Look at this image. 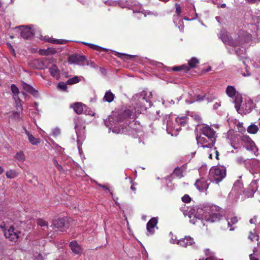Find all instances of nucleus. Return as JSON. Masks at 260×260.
<instances>
[{"label":"nucleus","mask_w":260,"mask_h":260,"mask_svg":"<svg viewBox=\"0 0 260 260\" xmlns=\"http://www.w3.org/2000/svg\"><path fill=\"white\" fill-rule=\"evenodd\" d=\"M217 209L215 206L205 207L203 209V217L207 222L211 223L219 221L222 215L217 211Z\"/></svg>","instance_id":"nucleus-1"},{"label":"nucleus","mask_w":260,"mask_h":260,"mask_svg":"<svg viewBox=\"0 0 260 260\" xmlns=\"http://www.w3.org/2000/svg\"><path fill=\"white\" fill-rule=\"evenodd\" d=\"M242 102V98L241 95H237L235 99V108L237 111L241 114H246L250 113L253 109V103L251 100L245 101L241 107L240 105Z\"/></svg>","instance_id":"nucleus-2"},{"label":"nucleus","mask_w":260,"mask_h":260,"mask_svg":"<svg viewBox=\"0 0 260 260\" xmlns=\"http://www.w3.org/2000/svg\"><path fill=\"white\" fill-rule=\"evenodd\" d=\"M202 132V135L207 138H208V141L210 143L209 144L205 145L203 146V148H211L213 146L215 142V132L213 128L208 125H204L201 129Z\"/></svg>","instance_id":"nucleus-3"},{"label":"nucleus","mask_w":260,"mask_h":260,"mask_svg":"<svg viewBox=\"0 0 260 260\" xmlns=\"http://www.w3.org/2000/svg\"><path fill=\"white\" fill-rule=\"evenodd\" d=\"M68 61L71 63H76L80 66L88 65V61L85 55L74 54L68 57Z\"/></svg>","instance_id":"nucleus-4"},{"label":"nucleus","mask_w":260,"mask_h":260,"mask_svg":"<svg viewBox=\"0 0 260 260\" xmlns=\"http://www.w3.org/2000/svg\"><path fill=\"white\" fill-rule=\"evenodd\" d=\"M211 171L217 183L220 182L226 176V169L223 166H216Z\"/></svg>","instance_id":"nucleus-5"},{"label":"nucleus","mask_w":260,"mask_h":260,"mask_svg":"<svg viewBox=\"0 0 260 260\" xmlns=\"http://www.w3.org/2000/svg\"><path fill=\"white\" fill-rule=\"evenodd\" d=\"M20 232L11 226L8 231L5 232V236L6 238L11 241H16L19 237Z\"/></svg>","instance_id":"nucleus-6"},{"label":"nucleus","mask_w":260,"mask_h":260,"mask_svg":"<svg viewBox=\"0 0 260 260\" xmlns=\"http://www.w3.org/2000/svg\"><path fill=\"white\" fill-rule=\"evenodd\" d=\"M16 28H19L20 30L21 36L25 39H28L34 35L33 30L30 27H24V26H19Z\"/></svg>","instance_id":"nucleus-7"},{"label":"nucleus","mask_w":260,"mask_h":260,"mask_svg":"<svg viewBox=\"0 0 260 260\" xmlns=\"http://www.w3.org/2000/svg\"><path fill=\"white\" fill-rule=\"evenodd\" d=\"M220 36L222 42L225 44H229L232 46H237L239 45V43L234 41L226 32H221Z\"/></svg>","instance_id":"nucleus-8"},{"label":"nucleus","mask_w":260,"mask_h":260,"mask_svg":"<svg viewBox=\"0 0 260 260\" xmlns=\"http://www.w3.org/2000/svg\"><path fill=\"white\" fill-rule=\"evenodd\" d=\"M149 95L147 96V93L145 91H143L139 97L140 102H142L144 105V108L147 109L148 107H150L152 106L151 102L150 101V97L152 96L151 92H150Z\"/></svg>","instance_id":"nucleus-9"},{"label":"nucleus","mask_w":260,"mask_h":260,"mask_svg":"<svg viewBox=\"0 0 260 260\" xmlns=\"http://www.w3.org/2000/svg\"><path fill=\"white\" fill-rule=\"evenodd\" d=\"M197 188L201 192L206 191L209 184L203 178L197 180L194 184Z\"/></svg>","instance_id":"nucleus-10"},{"label":"nucleus","mask_w":260,"mask_h":260,"mask_svg":"<svg viewBox=\"0 0 260 260\" xmlns=\"http://www.w3.org/2000/svg\"><path fill=\"white\" fill-rule=\"evenodd\" d=\"M257 189V182L256 180H254L251 182L248 188L246 191H244V192L248 198L252 197Z\"/></svg>","instance_id":"nucleus-11"},{"label":"nucleus","mask_w":260,"mask_h":260,"mask_svg":"<svg viewBox=\"0 0 260 260\" xmlns=\"http://www.w3.org/2000/svg\"><path fill=\"white\" fill-rule=\"evenodd\" d=\"M158 222V219L156 217L151 218L147 223V231L150 234L154 233V228Z\"/></svg>","instance_id":"nucleus-12"},{"label":"nucleus","mask_w":260,"mask_h":260,"mask_svg":"<svg viewBox=\"0 0 260 260\" xmlns=\"http://www.w3.org/2000/svg\"><path fill=\"white\" fill-rule=\"evenodd\" d=\"M132 112L129 109H125L118 113L117 118L118 121H123L132 115Z\"/></svg>","instance_id":"nucleus-13"},{"label":"nucleus","mask_w":260,"mask_h":260,"mask_svg":"<svg viewBox=\"0 0 260 260\" xmlns=\"http://www.w3.org/2000/svg\"><path fill=\"white\" fill-rule=\"evenodd\" d=\"M177 243L183 247H186L191 245L194 243V241L193 238L190 236H185L184 238L179 240Z\"/></svg>","instance_id":"nucleus-14"},{"label":"nucleus","mask_w":260,"mask_h":260,"mask_svg":"<svg viewBox=\"0 0 260 260\" xmlns=\"http://www.w3.org/2000/svg\"><path fill=\"white\" fill-rule=\"evenodd\" d=\"M23 88L26 91L29 92L35 97L38 96V91L34 89L31 86L24 82L22 83Z\"/></svg>","instance_id":"nucleus-15"},{"label":"nucleus","mask_w":260,"mask_h":260,"mask_svg":"<svg viewBox=\"0 0 260 260\" xmlns=\"http://www.w3.org/2000/svg\"><path fill=\"white\" fill-rule=\"evenodd\" d=\"M250 260H260V245L257 242V246L253 250V253L249 255Z\"/></svg>","instance_id":"nucleus-16"},{"label":"nucleus","mask_w":260,"mask_h":260,"mask_svg":"<svg viewBox=\"0 0 260 260\" xmlns=\"http://www.w3.org/2000/svg\"><path fill=\"white\" fill-rule=\"evenodd\" d=\"M66 219L64 218H60L55 219L52 221L53 226L57 229L63 228L66 225Z\"/></svg>","instance_id":"nucleus-17"},{"label":"nucleus","mask_w":260,"mask_h":260,"mask_svg":"<svg viewBox=\"0 0 260 260\" xmlns=\"http://www.w3.org/2000/svg\"><path fill=\"white\" fill-rule=\"evenodd\" d=\"M49 72L51 75L58 79L60 77V71L56 65L53 64L49 68Z\"/></svg>","instance_id":"nucleus-18"},{"label":"nucleus","mask_w":260,"mask_h":260,"mask_svg":"<svg viewBox=\"0 0 260 260\" xmlns=\"http://www.w3.org/2000/svg\"><path fill=\"white\" fill-rule=\"evenodd\" d=\"M226 93L230 97L234 98V100L237 95H240L237 93L235 88L232 86H228L226 88Z\"/></svg>","instance_id":"nucleus-19"},{"label":"nucleus","mask_w":260,"mask_h":260,"mask_svg":"<svg viewBox=\"0 0 260 260\" xmlns=\"http://www.w3.org/2000/svg\"><path fill=\"white\" fill-rule=\"evenodd\" d=\"M70 246L75 254H78L81 253V247L76 241L71 242Z\"/></svg>","instance_id":"nucleus-20"},{"label":"nucleus","mask_w":260,"mask_h":260,"mask_svg":"<svg viewBox=\"0 0 260 260\" xmlns=\"http://www.w3.org/2000/svg\"><path fill=\"white\" fill-rule=\"evenodd\" d=\"M83 105L81 103H76L71 106L77 114H81L83 111Z\"/></svg>","instance_id":"nucleus-21"},{"label":"nucleus","mask_w":260,"mask_h":260,"mask_svg":"<svg viewBox=\"0 0 260 260\" xmlns=\"http://www.w3.org/2000/svg\"><path fill=\"white\" fill-rule=\"evenodd\" d=\"M197 140L198 143L199 144H201L203 147L204 145L209 144L210 143L209 141H208V138L204 136H203L202 135L200 136H197Z\"/></svg>","instance_id":"nucleus-22"},{"label":"nucleus","mask_w":260,"mask_h":260,"mask_svg":"<svg viewBox=\"0 0 260 260\" xmlns=\"http://www.w3.org/2000/svg\"><path fill=\"white\" fill-rule=\"evenodd\" d=\"M199 63V60L197 58L192 57L191 58L188 62V65H187V67L188 68V71L190 70L191 68H196Z\"/></svg>","instance_id":"nucleus-23"},{"label":"nucleus","mask_w":260,"mask_h":260,"mask_svg":"<svg viewBox=\"0 0 260 260\" xmlns=\"http://www.w3.org/2000/svg\"><path fill=\"white\" fill-rule=\"evenodd\" d=\"M114 96V94L110 91H108L105 93L103 100L106 102L110 103L113 101Z\"/></svg>","instance_id":"nucleus-24"},{"label":"nucleus","mask_w":260,"mask_h":260,"mask_svg":"<svg viewBox=\"0 0 260 260\" xmlns=\"http://www.w3.org/2000/svg\"><path fill=\"white\" fill-rule=\"evenodd\" d=\"M228 222V226L230 228V231H233L234 228L232 227V225L236 224L238 222V219L237 217H233L230 219L226 220Z\"/></svg>","instance_id":"nucleus-25"},{"label":"nucleus","mask_w":260,"mask_h":260,"mask_svg":"<svg viewBox=\"0 0 260 260\" xmlns=\"http://www.w3.org/2000/svg\"><path fill=\"white\" fill-rule=\"evenodd\" d=\"M28 140L29 142L34 145H37L41 142L40 139L36 138L34 137L32 135H29Z\"/></svg>","instance_id":"nucleus-26"},{"label":"nucleus","mask_w":260,"mask_h":260,"mask_svg":"<svg viewBox=\"0 0 260 260\" xmlns=\"http://www.w3.org/2000/svg\"><path fill=\"white\" fill-rule=\"evenodd\" d=\"M34 63L36 65V68L38 69H44L47 68L42 61L36 60L34 61Z\"/></svg>","instance_id":"nucleus-27"},{"label":"nucleus","mask_w":260,"mask_h":260,"mask_svg":"<svg viewBox=\"0 0 260 260\" xmlns=\"http://www.w3.org/2000/svg\"><path fill=\"white\" fill-rule=\"evenodd\" d=\"M172 175H175L178 178H181L183 177L182 170L179 167H176L173 171Z\"/></svg>","instance_id":"nucleus-28"},{"label":"nucleus","mask_w":260,"mask_h":260,"mask_svg":"<svg viewBox=\"0 0 260 260\" xmlns=\"http://www.w3.org/2000/svg\"><path fill=\"white\" fill-rule=\"evenodd\" d=\"M79 81V77L78 76H75L73 78L68 79L67 81V84L69 85H73L78 83Z\"/></svg>","instance_id":"nucleus-29"},{"label":"nucleus","mask_w":260,"mask_h":260,"mask_svg":"<svg viewBox=\"0 0 260 260\" xmlns=\"http://www.w3.org/2000/svg\"><path fill=\"white\" fill-rule=\"evenodd\" d=\"M258 128L257 126L254 124H251L248 126L247 128V131L248 133L251 134H255L257 133Z\"/></svg>","instance_id":"nucleus-30"},{"label":"nucleus","mask_w":260,"mask_h":260,"mask_svg":"<svg viewBox=\"0 0 260 260\" xmlns=\"http://www.w3.org/2000/svg\"><path fill=\"white\" fill-rule=\"evenodd\" d=\"M15 158L21 161H23L25 160L24 155L22 151L17 152L15 156Z\"/></svg>","instance_id":"nucleus-31"},{"label":"nucleus","mask_w":260,"mask_h":260,"mask_svg":"<svg viewBox=\"0 0 260 260\" xmlns=\"http://www.w3.org/2000/svg\"><path fill=\"white\" fill-rule=\"evenodd\" d=\"M173 71H179L181 70H184L185 71H188V68L187 67V65L183 64L180 67H174L172 69Z\"/></svg>","instance_id":"nucleus-32"},{"label":"nucleus","mask_w":260,"mask_h":260,"mask_svg":"<svg viewBox=\"0 0 260 260\" xmlns=\"http://www.w3.org/2000/svg\"><path fill=\"white\" fill-rule=\"evenodd\" d=\"M248 238L252 241H254V240L258 241L259 236L257 235L252 233L251 232H250L248 236Z\"/></svg>","instance_id":"nucleus-33"},{"label":"nucleus","mask_w":260,"mask_h":260,"mask_svg":"<svg viewBox=\"0 0 260 260\" xmlns=\"http://www.w3.org/2000/svg\"><path fill=\"white\" fill-rule=\"evenodd\" d=\"M6 175L8 178H13L17 176L16 172L12 170L8 171Z\"/></svg>","instance_id":"nucleus-34"},{"label":"nucleus","mask_w":260,"mask_h":260,"mask_svg":"<svg viewBox=\"0 0 260 260\" xmlns=\"http://www.w3.org/2000/svg\"><path fill=\"white\" fill-rule=\"evenodd\" d=\"M10 117L12 119H20V111H13Z\"/></svg>","instance_id":"nucleus-35"},{"label":"nucleus","mask_w":260,"mask_h":260,"mask_svg":"<svg viewBox=\"0 0 260 260\" xmlns=\"http://www.w3.org/2000/svg\"><path fill=\"white\" fill-rule=\"evenodd\" d=\"M20 100L19 97H17V100H16V107L17 111H22L23 110V108L20 103Z\"/></svg>","instance_id":"nucleus-36"},{"label":"nucleus","mask_w":260,"mask_h":260,"mask_svg":"<svg viewBox=\"0 0 260 260\" xmlns=\"http://www.w3.org/2000/svg\"><path fill=\"white\" fill-rule=\"evenodd\" d=\"M186 117H183L179 118H177L176 121L178 122L181 126H184L186 123Z\"/></svg>","instance_id":"nucleus-37"},{"label":"nucleus","mask_w":260,"mask_h":260,"mask_svg":"<svg viewBox=\"0 0 260 260\" xmlns=\"http://www.w3.org/2000/svg\"><path fill=\"white\" fill-rule=\"evenodd\" d=\"M67 83H65L64 82H59L58 84V88L61 89L62 91H66L67 89Z\"/></svg>","instance_id":"nucleus-38"},{"label":"nucleus","mask_w":260,"mask_h":260,"mask_svg":"<svg viewBox=\"0 0 260 260\" xmlns=\"http://www.w3.org/2000/svg\"><path fill=\"white\" fill-rule=\"evenodd\" d=\"M11 90L14 94H18L19 93V89L15 84L11 85Z\"/></svg>","instance_id":"nucleus-39"},{"label":"nucleus","mask_w":260,"mask_h":260,"mask_svg":"<svg viewBox=\"0 0 260 260\" xmlns=\"http://www.w3.org/2000/svg\"><path fill=\"white\" fill-rule=\"evenodd\" d=\"M182 201L184 203H188L190 202L191 198L188 195L185 194L182 197Z\"/></svg>","instance_id":"nucleus-40"},{"label":"nucleus","mask_w":260,"mask_h":260,"mask_svg":"<svg viewBox=\"0 0 260 260\" xmlns=\"http://www.w3.org/2000/svg\"><path fill=\"white\" fill-rule=\"evenodd\" d=\"M37 223L41 226H45L48 225L47 222L42 219H39L37 221Z\"/></svg>","instance_id":"nucleus-41"},{"label":"nucleus","mask_w":260,"mask_h":260,"mask_svg":"<svg viewBox=\"0 0 260 260\" xmlns=\"http://www.w3.org/2000/svg\"><path fill=\"white\" fill-rule=\"evenodd\" d=\"M91 47L94 49V50H96L97 51H101V50H105V49L103 48H102L100 46H96V45H93V44H90Z\"/></svg>","instance_id":"nucleus-42"},{"label":"nucleus","mask_w":260,"mask_h":260,"mask_svg":"<svg viewBox=\"0 0 260 260\" xmlns=\"http://www.w3.org/2000/svg\"><path fill=\"white\" fill-rule=\"evenodd\" d=\"M48 42H52V43H55V44H62L63 42L62 41H60L59 40H55V39H49V40H47Z\"/></svg>","instance_id":"nucleus-43"},{"label":"nucleus","mask_w":260,"mask_h":260,"mask_svg":"<svg viewBox=\"0 0 260 260\" xmlns=\"http://www.w3.org/2000/svg\"><path fill=\"white\" fill-rule=\"evenodd\" d=\"M175 7H176V13L179 15L181 14V7L180 5L178 4H175Z\"/></svg>","instance_id":"nucleus-44"},{"label":"nucleus","mask_w":260,"mask_h":260,"mask_svg":"<svg viewBox=\"0 0 260 260\" xmlns=\"http://www.w3.org/2000/svg\"><path fill=\"white\" fill-rule=\"evenodd\" d=\"M204 98H205L204 95H198L196 96V101L199 102V101H203L204 100Z\"/></svg>","instance_id":"nucleus-45"},{"label":"nucleus","mask_w":260,"mask_h":260,"mask_svg":"<svg viewBox=\"0 0 260 260\" xmlns=\"http://www.w3.org/2000/svg\"><path fill=\"white\" fill-rule=\"evenodd\" d=\"M129 179H130L131 180V183H132V186L131 187V189L134 191V192H135L136 190V188L134 186V183H133V180H132V179L131 178H129Z\"/></svg>","instance_id":"nucleus-46"},{"label":"nucleus","mask_w":260,"mask_h":260,"mask_svg":"<svg viewBox=\"0 0 260 260\" xmlns=\"http://www.w3.org/2000/svg\"><path fill=\"white\" fill-rule=\"evenodd\" d=\"M98 186L101 187H102L105 190H109V189L108 187H107L106 185H102V184H98Z\"/></svg>","instance_id":"nucleus-47"},{"label":"nucleus","mask_w":260,"mask_h":260,"mask_svg":"<svg viewBox=\"0 0 260 260\" xmlns=\"http://www.w3.org/2000/svg\"><path fill=\"white\" fill-rule=\"evenodd\" d=\"M247 2L250 4H255L257 1L260 2V0H247Z\"/></svg>","instance_id":"nucleus-48"},{"label":"nucleus","mask_w":260,"mask_h":260,"mask_svg":"<svg viewBox=\"0 0 260 260\" xmlns=\"http://www.w3.org/2000/svg\"><path fill=\"white\" fill-rule=\"evenodd\" d=\"M194 119L198 122L201 120V117L199 115H194Z\"/></svg>","instance_id":"nucleus-49"},{"label":"nucleus","mask_w":260,"mask_h":260,"mask_svg":"<svg viewBox=\"0 0 260 260\" xmlns=\"http://www.w3.org/2000/svg\"><path fill=\"white\" fill-rule=\"evenodd\" d=\"M36 260H43L42 256L40 254H38V255L36 257Z\"/></svg>","instance_id":"nucleus-50"},{"label":"nucleus","mask_w":260,"mask_h":260,"mask_svg":"<svg viewBox=\"0 0 260 260\" xmlns=\"http://www.w3.org/2000/svg\"><path fill=\"white\" fill-rule=\"evenodd\" d=\"M220 106V105L219 104L216 103L214 105L213 108L214 109H217Z\"/></svg>","instance_id":"nucleus-51"},{"label":"nucleus","mask_w":260,"mask_h":260,"mask_svg":"<svg viewBox=\"0 0 260 260\" xmlns=\"http://www.w3.org/2000/svg\"><path fill=\"white\" fill-rule=\"evenodd\" d=\"M53 163L54 165L55 166H56V167L59 165V164H58V162H57V160H56V159H54L53 160Z\"/></svg>","instance_id":"nucleus-52"},{"label":"nucleus","mask_w":260,"mask_h":260,"mask_svg":"<svg viewBox=\"0 0 260 260\" xmlns=\"http://www.w3.org/2000/svg\"><path fill=\"white\" fill-rule=\"evenodd\" d=\"M60 133L58 129L55 130L53 132V135H57Z\"/></svg>","instance_id":"nucleus-53"},{"label":"nucleus","mask_w":260,"mask_h":260,"mask_svg":"<svg viewBox=\"0 0 260 260\" xmlns=\"http://www.w3.org/2000/svg\"><path fill=\"white\" fill-rule=\"evenodd\" d=\"M215 153H216V158L217 159H218L219 158H218V156H219V152H218L217 150H216L215 151Z\"/></svg>","instance_id":"nucleus-54"},{"label":"nucleus","mask_w":260,"mask_h":260,"mask_svg":"<svg viewBox=\"0 0 260 260\" xmlns=\"http://www.w3.org/2000/svg\"><path fill=\"white\" fill-rule=\"evenodd\" d=\"M236 185H238L239 184H242V183L241 182V181H240V180H238L236 181L235 183Z\"/></svg>","instance_id":"nucleus-55"},{"label":"nucleus","mask_w":260,"mask_h":260,"mask_svg":"<svg viewBox=\"0 0 260 260\" xmlns=\"http://www.w3.org/2000/svg\"><path fill=\"white\" fill-rule=\"evenodd\" d=\"M119 55L121 56V55H124V56H127V58H131L132 57V56H130V55H126V54H119Z\"/></svg>","instance_id":"nucleus-56"},{"label":"nucleus","mask_w":260,"mask_h":260,"mask_svg":"<svg viewBox=\"0 0 260 260\" xmlns=\"http://www.w3.org/2000/svg\"><path fill=\"white\" fill-rule=\"evenodd\" d=\"M25 133L28 136V138H29V135H32L31 134H30L29 133V132L28 131H27V130H25Z\"/></svg>","instance_id":"nucleus-57"},{"label":"nucleus","mask_w":260,"mask_h":260,"mask_svg":"<svg viewBox=\"0 0 260 260\" xmlns=\"http://www.w3.org/2000/svg\"><path fill=\"white\" fill-rule=\"evenodd\" d=\"M57 168L59 170H61L62 169V167L59 165L57 167Z\"/></svg>","instance_id":"nucleus-58"},{"label":"nucleus","mask_w":260,"mask_h":260,"mask_svg":"<svg viewBox=\"0 0 260 260\" xmlns=\"http://www.w3.org/2000/svg\"><path fill=\"white\" fill-rule=\"evenodd\" d=\"M4 169L2 167H0V174H2L4 172Z\"/></svg>","instance_id":"nucleus-59"},{"label":"nucleus","mask_w":260,"mask_h":260,"mask_svg":"<svg viewBox=\"0 0 260 260\" xmlns=\"http://www.w3.org/2000/svg\"><path fill=\"white\" fill-rule=\"evenodd\" d=\"M17 97H18V94H14V99H15V101L17 100Z\"/></svg>","instance_id":"nucleus-60"},{"label":"nucleus","mask_w":260,"mask_h":260,"mask_svg":"<svg viewBox=\"0 0 260 260\" xmlns=\"http://www.w3.org/2000/svg\"><path fill=\"white\" fill-rule=\"evenodd\" d=\"M7 45H8V46L10 48H12V50H13V51H14V49H13V48H12V45H11L10 44L8 43V44H7Z\"/></svg>","instance_id":"nucleus-61"},{"label":"nucleus","mask_w":260,"mask_h":260,"mask_svg":"<svg viewBox=\"0 0 260 260\" xmlns=\"http://www.w3.org/2000/svg\"><path fill=\"white\" fill-rule=\"evenodd\" d=\"M225 6H226L225 4H223L221 5V8H224L225 7Z\"/></svg>","instance_id":"nucleus-62"},{"label":"nucleus","mask_w":260,"mask_h":260,"mask_svg":"<svg viewBox=\"0 0 260 260\" xmlns=\"http://www.w3.org/2000/svg\"><path fill=\"white\" fill-rule=\"evenodd\" d=\"M250 222L251 223H254V222H253V219H251L250 220Z\"/></svg>","instance_id":"nucleus-63"},{"label":"nucleus","mask_w":260,"mask_h":260,"mask_svg":"<svg viewBox=\"0 0 260 260\" xmlns=\"http://www.w3.org/2000/svg\"><path fill=\"white\" fill-rule=\"evenodd\" d=\"M160 1H162V2H168L169 0H160Z\"/></svg>","instance_id":"nucleus-64"}]
</instances>
